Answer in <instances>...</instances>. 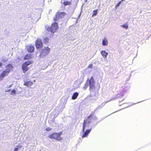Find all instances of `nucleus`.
Here are the masks:
<instances>
[{
    "label": "nucleus",
    "mask_w": 151,
    "mask_h": 151,
    "mask_svg": "<svg viewBox=\"0 0 151 151\" xmlns=\"http://www.w3.org/2000/svg\"><path fill=\"white\" fill-rule=\"evenodd\" d=\"M62 132H60L58 133L53 132L49 134L48 137L50 139H53L58 141H60L62 140V137L61 135L62 134Z\"/></svg>",
    "instance_id": "nucleus-1"
},
{
    "label": "nucleus",
    "mask_w": 151,
    "mask_h": 151,
    "mask_svg": "<svg viewBox=\"0 0 151 151\" xmlns=\"http://www.w3.org/2000/svg\"><path fill=\"white\" fill-rule=\"evenodd\" d=\"M46 28L48 31L54 33L58 29V24L57 22H55L52 24L51 26H47V27H46Z\"/></svg>",
    "instance_id": "nucleus-2"
},
{
    "label": "nucleus",
    "mask_w": 151,
    "mask_h": 151,
    "mask_svg": "<svg viewBox=\"0 0 151 151\" xmlns=\"http://www.w3.org/2000/svg\"><path fill=\"white\" fill-rule=\"evenodd\" d=\"M33 62L32 60H29L25 61L23 63L22 66V69L24 73H25L29 70L28 66L32 64Z\"/></svg>",
    "instance_id": "nucleus-3"
},
{
    "label": "nucleus",
    "mask_w": 151,
    "mask_h": 151,
    "mask_svg": "<svg viewBox=\"0 0 151 151\" xmlns=\"http://www.w3.org/2000/svg\"><path fill=\"white\" fill-rule=\"evenodd\" d=\"M50 48L48 47H45L41 50L39 55L40 57V58H43L45 56L50 53Z\"/></svg>",
    "instance_id": "nucleus-4"
},
{
    "label": "nucleus",
    "mask_w": 151,
    "mask_h": 151,
    "mask_svg": "<svg viewBox=\"0 0 151 151\" xmlns=\"http://www.w3.org/2000/svg\"><path fill=\"white\" fill-rule=\"evenodd\" d=\"M87 81H88L90 89H91L95 87V81L94 79V78L92 76L91 77L89 80L88 79Z\"/></svg>",
    "instance_id": "nucleus-5"
},
{
    "label": "nucleus",
    "mask_w": 151,
    "mask_h": 151,
    "mask_svg": "<svg viewBox=\"0 0 151 151\" xmlns=\"http://www.w3.org/2000/svg\"><path fill=\"white\" fill-rule=\"evenodd\" d=\"M35 45L37 49L42 47L43 43L42 40L40 39H37L35 42Z\"/></svg>",
    "instance_id": "nucleus-6"
},
{
    "label": "nucleus",
    "mask_w": 151,
    "mask_h": 151,
    "mask_svg": "<svg viewBox=\"0 0 151 151\" xmlns=\"http://www.w3.org/2000/svg\"><path fill=\"white\" fill-rule=\"evenodd\" d=\"M26 48L27 51L29 52H32L34 50V47L31 44L27 45L26 46Z\"/></svg>",
    "instance_id": "nucleus-7"
},
{
    "label": "nucleus",
    "mask_w": 151,
    "mask_h": 151,
    "mask_svg": "<svg viewBox=\"0 0 151 151\" xmlns=\"http://www.w3.org/2000/svg\"><path fill=\"white\" fill-rule=\"evenodd\" d=\"M5 67L6 69L5 70L7 71H9L10 73L11 71L12 70L14 67L12 64H9L7 65Z\"/></svg>",
    "instance_id": "nucleus-8"
},
{
    "label": "nucleus",
    "mask_w": 151,
    "mask_h": 151,
    "mask_svg": "<svg viewBox=\"0 0 151 151\" xmlns=\"http://www.w3.org/2000/svg\"><path fill=\"white\" fill-rule=\"evenodd\" d=\"M62 14L64 15V13L63 12H57L56 14L55 17L54 18V21H55L58 20L59 19V18L60 17V14Z\"/></svg>",
    "instance_id": "nucleus-9"
},
{
    "label": "nucleus",
    "mask_w": 151,
    "mask_h": 151,
    "mask_svg": "<svg viewBox=\"0 0 151 151\" xmlns=\"http://www.w3.org/2000/svg\"><path fill=\"white\" fill-rule=\"evenodd\" d=\"M33 84V82L30 81H24V85L27 87H30Z\"/></svg>",
    "instance_id": "nucleus-10"
},
{
    "label": "nucleus",
    "mask_w": 151,
    "mask_h": 151,
    "mask_svg": "<svg viewBox=\"0 0 151 151\" xmlns=\"http://www.w3.org/2000/svg\"><path fill=\"white\" fill-rule=\"evenodd\" d=\"M91 129H87L85 132L83 134V135L82 136V138H84L85 137H87L88 134L90 133V132L91 131Z\"/></svg>",
    "instance_id": "nucleus-11"
},
{
    "label": "nucleus",
    "mask_w": 151,
    "mask_h": 151,
    "mask_svg": "<svg viewBox=\"0 0 151 151\" xmlns=\"http://www.w3.org/2000/svg\"><path fill=\"white\" fill-rule=\"evenodd\" d=\"M32 55L30 54H27L24 57L25 60H29L32 59Z\"/></svg>",
    "instance_id": "nucleus-12"
},
{
    "label": "nucleus",
    "mask_w": 151,
    "mask_h": 151,
    "mask_svg": "<svg viewBox=\"0 0 151 151\" xmlns=\"http://www.w3.org/2000/svg\"><path fill=\"white\" fill-rule=\"evenodd\" d=\"M101 53L104 58L106 59V58L108 53L105 51L103 50L101 51Z\"/></svg>",
    "instance_id": "nucleus-13"
},
{
    "label": "nucleus",
    "mask_w": 151,
    "mask_h": 151,
    "mask_svg": "<svg viewBox=\"0 0 151 151\" xmlns=\"http://www.w3.org/2000/svg\"><path fill=\"white\" fill-rule=\"evenodd\" d=\"M9 73V71H7L5 70L2 72L1 74L4 78L6 76H8Z\"/></svg>",
    "instance_id": "nucleus-14"
},
{
    "label": "nucleus",
    "mask_w": 151,
    "mask_h": 151,
    "mask_svg": "<svg viewBox=\"0 0 151 151\" xmlns=\"http://www.w3.org/2000/svg\"><path fill=\"white\" fill-rule=\"evenodd\" d=\"M102 45L104 46H106L108 44V42L107 39L106 38H104L102 40Z\"/></svg>",
    "instance_id": "nucleus-15"
},
{
    "label": "nucleus",
    "mask_w": 151,
    "mask_h": 151,
    "mask_svg": "<svg viewBox=\"0 0 151 151\" xmlns=\"http://www.w3.org/2000/svg\"><path fill=\"white\" fill-rule=\"evenodd\" d=\"M78 95V94L77 92H76L74 93L72 96V99L73 100L76 99L77 98Z\"/></svg>",
    "instance_id": "nucleus-16"
},
{
    "label": "nucleus",
    "mask_w": 151,
    "mask_h": 151,
    "mask_svg": "<svg viewBox=\"0 0 151 151\" xmlns=\"http://www.w3.org/2000/svg\"><path fill=\"white\" fill-rule=\"evenodd\" d=\"M87 122L86 120H84L83 121V126L82 131L83 132H84L85 130V127L86 125Z\"/></svg>",
    "instance_id": "nucleus-17"
},
{
    "label": "nucleus",
    "mask_w": 151,
    "mask_h": 151,
    "mask_svg": "<svg viewBox=\"0 0 151 151\" xmlns=\"http://www.w3.org/2000/svg\"><path fill=\"white\" fill-rule=\"evenodd\" d=\"M63 4L64 6L70 5L71 4V2L70 1H65L63 2Z\"/></svg>",
    "instance_id": "nucleus-18"
},
{
    "label": "nucleus",
    "mask_w": 151,
    "mask_h": 151,
    "mask_svg": "<svg viewBox=\"0 0 151 151\" xmlns=\"http://www.w3.org/2000/svg\"><path fill=\"white\" fill-rule=\"evenodd\" d=\"M97 10H93L92 14V16H94L96 15L97 14Z\"/></svg>",
    "instance_id": "nucleus-19"
},
{
    "label": "nucleus",
    "mask_w": 151,
    "mask_h": 151,
    "mask_svg": "<svg viewBox=\"0 0 151 151\" xmlns=\"http://www.w3.org/2000/svg\"><path fill=\"white\" fill-rule=\"evenodd\" d=\"M16 93V91L14 89L12 90L10 93L11 95H15Z\"/></svg>",
    "instance_id": "nucleus-20"
},
{
    "label": "nucleus",
    "mask_w": 151,
    "mask_h": 151,
    "mask_svg": "<svg viewBox=\"0 0 151 151\" xmlns=\"http://www.w3.org/2000/svg\"><path fill=\"white\" fill-rule=\"evenodd\" d=\"M49 41V39L47 37H46L45 38H44V42L45 43H46L48 42V41Z\"/></svg>",
    "instance_id": "nucleus-21"
},
{
    "label": "nucleus",
    "mask_w": 151,
    "mask_h": 151,
    "mask_svg": "<svg viewBox=\"0 0 151 151\" xmlns=\"http://www.w3.org/2000/svg\"><path fill=\"white\" fill-rule=\"evenodd\" d=\"M94 113H92L91 114L87 117V119H86V120H87V119H89L90 118H91L92 117H93V115H94Z\"/></svg>",
    "instance_id": "nucleus-22"
},
{
    "label": "nucleus",
    "mask_w": 151,
    "mask_h": 151,
    "mask_svg": "<svg viewBox=\"0 0 151 151\" xmlns=\"http://www.w3.org/2000/svg\"><path fill=\"white\" fill-rule=\"evenodd\" d=\"M122 26L126 29H127L128 27V25L127 24H124Z\"/></svg>",
    "instance_id": "nucleus-23"
},
{
    "label": "nucleus",
    "mask_w": 151,
    "mask_h": 151,
    "mask_svg": "<svg viewBox=\"0 0 151 151\" xmlns=\"http://www.w3.org/2000/svg\"><path fill=\"white\" fill-rule=\"evenodd\" d=\"M121 3V1H119L115 6V8H117Z\"/></svg>",
    "instance_id": "nucleus-24"
},
{
    "label": "nucleus",
    "mask_w": 151,
    "mask_h": 151,
    "mask_svg": "<svg viewBox=\"0 0 151 151\" xmlns=\"http://www.w3.org/2000/svg\"><path fill=\"white\" fill-rule=\"evenodd\" d=\"M4 78L2 74H0V81L4 79Z\"/></svg>",
    "instance_id": "nucleus-25"
},
{
    "label": "nucleus",
    "mask_w": 151,
    "mask_h": 151,
    "mask_svg": "<svg viewBox=\"0 0 151 151\" xmlns=\"http://www.w3.org/2000/svg\"><path fill=\"white\" fill-rule=\"evenodd\" d=\"M64 14H64H60V18H63V17L65 16V14H66V13H64V12H63Z\"/></svg>",
    "instance_id": "nucleus-26"
},
{
    "label": "nucleus",
    "mask_w": 151,
    "mask_h": 151,
    "mask_svg": "<svg viewBox=\"0 0 151 151\" xmlns=\"http://www.w3.org/2000/svg\"><path fill=\"white\" fill-rule=\"evenodd\" d=\"M51 129L50 128V127H47L45 129V130L46 131H50L51 130Z\"/></svg>",
    "instance_id": "nucleus-27"
},
{
    "label": "nucleus",
    "mask_w": 151,
    "mask_h": 151,
    "mask_svg": "<svg viewBox=\"0 0 151 151\" xmlns=\"http://www.w3.org/2000/svg\"><path fill=\"white\" fill-rule=\"evenodd\" d=\"M92 64H90L88 66V68H92Z\"/></svg>",
    "instance_id": "nucleus-28"
},
{
    "label": "nucleus",
    "mask_w": 151,
    "mask_h": 151,
    "mask_svg": "<svg viewBox=\"0 0 151 151\" xmlns=\"http://www.w3.org/2000/svg\"><path fill=\"white\" fill-rule=\"evenodd\" d=\"M18 148H15L14 150V151H17L18 150Z\"/></svg>",
    "instance_id": "nucleus-29"
},
{
    "label": "nucleus",
    "mask_w": 151,
    "mask_h": 151,
    "mask_svg": "<svg viewBox=\"0 0 151 151\" xmlns=\"http://www.w3.org/2000/svg\"><path fill=\"white\" fill-rule=\"evenodd\" d=\"M11 90L10 89H9L7 91H6V92H9Z\"/></svg>",
    "instance_id": "nucleus-30"
},
{
    "label": "nucleus",
    "mask_w": 151,
    "mask_h": 151,
    "mask_svg": "<svg viewBox=\"0 0 151 151\" xmlns=\"http://www.w3.org/2000/svg\"><path fill=\"white\" fill-rule=\"evenodd\" d=\"M2 65V63L0 62V67H1Z\"/></svg>",
    "instance_id": "nucleus-31"
},
{
    "label": "nucleus",
    "mask_w": 151,
    "mask_h": 151,
    "mask_svg": "<svg viewBox=\"0 0 151 151\" xmlns=\"http://www.w3.org/2000/svg\"><path fill=\"white\" fill-rule=\"evenodd\" d=\"M17 147H19V148H20V147H21V146L19 147V146H17Z\"/></svg>",
    "instance_id": "nucleus-32"
},
{
    "label": "nucleus",
    "mask_w": 151,
    "mask_h": 151,
    "mask_svg": "<svg viewBox=\"0 0 151 151\" xmlns=\"http://www.w3.org/2000/svg\"><path fill=\"white\" fill-rule=\"evenodd\" d=\"M11 87V86H9V87Z\"/></svg>",
    "instance_id": "nucleus-33"
},
{
    "label": "nucleus",
    "mask_w": 151,
    "mask_h": 151,
    "mask_svg": "<svg viewBox=\"0 0 151 151\" xmlns=\"http://www.w3.org/2000/svg\"><path fill=\"white\" fill-rule=\"evenodd\" d=\"M90 122H89L88 123H90Z\"/></svg>",
    "instance_id": "nucleus-34"
}]
</instances>
